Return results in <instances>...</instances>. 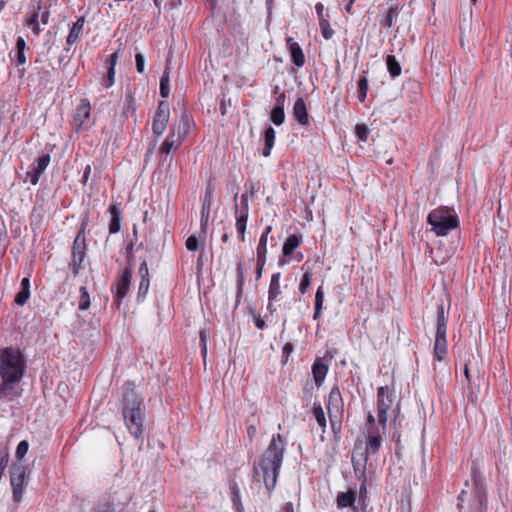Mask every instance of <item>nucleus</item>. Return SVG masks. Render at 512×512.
<instances>
[{
	"instance_id": "obj_1",
	"label": "nucleus",
	"mask_w": 512,
	"mask_h": 512,
	"mask_svg": "<svg viewBox=\"0 0 512 512\" xmlns=\"http://www.w3.org/2000/svg\"><path fill=\"white\" fill-rule=\"evenodd\" d=\"M285 445L280 434L273 435L267 449L261 455L258 465L254 464V477L262 479L267 492L270 494L277 483L279 471L283 463Z\"/></svg>"
},
{
	"instance_id": "obj_2",
	"label": "nucleus",
	"mask_w": 512,
	"mask_h": 512,
	"mask_svg": "<svg viewBox=\"0 0 512 512\" xmlns=\"http://www.w3.org/2000/svg\"><path fill=\"white\" fill-rule=\"evenodd\" d=\"M125 391L123 402V416L129 432L135 439L139 440L143 432V415L141 410V400L134 392L133 385L126 383L123 386Z\"/></svg>"
},
{
	"instance_id": "obj_3",
	"label": "nucleus",
	"mask_w": 512,
	"mask_h": 512,
	"mask_svg": "<svg viewBox=\"0 0 512 512\" xmlns=\"http://www.w3.org/2000/svg\"><path fill=\"white\" fill-rule=\"evenodd\" d=\"M26 364L21 352L13 347L0 351V377L3 381L16 386L25 374Z\"/></svg>"
},
{
	"instance_id": "obj_4",
	"label": "nucleus",
	"mask_w": 512,
	"mask_h": 512,
	"mask_svg": "<svg viewBox=\"0 0 512 512\" xmlns=\"http://www.w3.org/2000/svg\"><path fill=\"white\" fill-rule=\"evenodd\" d=\"M385 434L386 424L380 425V427L377 428H368L365 450L358 452L357 448H355L352 455V464L355 472L361 470V474L364 476L368 458L378 453Z\"/></svg>"
},
{
	"instance_id": "obj_5",
	"label": "nucleus",
	"mask_w": 512,
	"mask_h": 512,
	"mask_svg": "<svg viewBox=\"0 0 512 512\" xmlns=\"http://www.w3.org/2000/svg\"><path fill=\"white\" fill-rule=\"evenodd\" d=\"M427 222L431 225L432 231L437 236H446L451 230L458 227L456 214L447 207H439L432 210L428 214Z\"/></svg>"
},
{
	"instance_id": "obj_6",
	"label": "nucleus",
	"mask_w": 512,
	"mask_h": 512,
	"mask_svg": "<svg viewBox=\"0 0 512 512\" xmlns=\"http://www.w3.org/2000/svg\"><path fill=\"white\" fill-rule=\"evenodd\" d=\"M395 391L388 386L378 388L377 406H378V422L380 425L387 424V412L393 407L395 402Z\"/></svg>"
},
{
	"instance_id": "obj_7",
	"label": "nucleus",
	"mask_w": 512,
	"mask_h": 512,
	"mask_svg": "<svg viewBox=\"0 0 512 512\" xmlns=\"http://www.w3.org/2000/svg\"><path fill=\"white\" fill-rule=\"evenodd\" d=\"M170 108L166 101H160L153 119L152 130L156 136H161L169 122Z\"/></svg>"
},
{
	"instance_id": "obj_8",
	"label": "nucleus",
	"mask_w": 512,
	"mask_h": 512,
	"mask_svg": "<svg viewBox=\"0 0 512 512\" xmlns=\"http://www.w3.org/2000/svg\"><path fill=\"white\" fill-rule=\"evenodd\" d=\"M280 279H281L280 272L273 273L271 276L269 289H268V304H267V310L271 314H274L278 310L276 302L278 301V297L282 293L281 286H280Z\"/></svg>"
},
{
	"instance_id": "obj_9",
	"label": "nucleus",
	"mask_w": 512,
	"mask_h": 512,
	"mask_svg": "<svg viewBox=\"0 0 512 512\" xmlns=\"http://www.w3.org/2000/svg\"><path fill=\"white\" fill-rule=\"evenodd\" d=\"M50 162V155L44 154L40 156L35 163L30 166V169L26 173V180H29L33 185H36L47 168Z\"/></svg>"
},
{
	"instance_id": "obj_10",
	"label": "nucleus",
	"mask_w": 512,
	"mask_h": 512,
	"mask_svg": "<svg viewBox=\"0 0 512 512\" xmlns=\"http://www.w3.org/2000/svg\"><path fill=\"white\" fill-rule=\"evenodd\" d=\"M192 126L193 120L191 116L184 111L179 121L173 124V128L170 132L174 133V135L177 137L178 145H180L182 141L186 138Z\"/></svg>"
},
{
	"instance_id": "obj_11",
	"label": "nucleus",
	"mask_w": 512,
	"mask_h": 512,
	"mask_svg": "<svg viewBox=\"0 0 512 512\" xmlns=\"http://www.w3.org/2000/svg\"><path fill=\"white\" fill-rule=\"evenodd\" d=\"M132 279V268L126 267L121 275L119 276V279L116 284V292H115V299L120 302L123 298L126 297L129 287L131 284Z\"/></svg>"
},
{
	"instance_id": "obj_12",
	"label": "nucleus",
	"mask_w": 512,
	"mask_h": 512,
	"mask_svg": "<svg viewBox=\"0 0 512 512\" xmlns=\"http://www.w3.org/2000/svg\"><path fill=\"white\" fill-rule=\"evenodd\" d=\"M91 106L88 100H81L76 108L73 124L76 131L82 129L90 118Z\"/></svg>"
},
{
	"instance_id": "obj_13",
	"label": "nucleus",
	"mask_w": 512,
	"mask_h": 512,
	"mask_svg": "<svg viewBox=\"0 0 512 512\" xmlns=\"http://www.w3.org/2000/svg\"><path fill=\"white\" fill-rule=\"evenodd\" d=\"M41 8V0H38L35 4H32L29 7V11L27 12L25 19V24L32 30L35 35H39L41 32L38 20Z\"/></svg>"
},
{
	"instance_id": "obj_14",
	"label": "nucleus",
	"mask_w": 512,
	"mask_h": 512,
	"mask_svg": "<svg viewBox=\"0 0 512 512\" xmlns=\"http://www.w3.org/2000/svg\"><path fill=\"white\" fill-rule=\"evenodd\" d=\"M327 409H328V414L329 413H335V414L343 413V410H344L343 399H342V395H341V392H340L338 386H334L329 393Z\"/></svg>"
},
{
	"instance_id": "obj_15",
	"label": "nucleus",
	"mask_w": 512,
	"mask_h": 512,
	"mask_svg": "<svg viewBox=\"0 0 512 512\" xmlns=\"http://www.w3.org/2000/svg\"><path fill=\"white\" fill-rule=\"evenodd\" d=\"M293 116L294 119L300 124V125H307L309 123V117L307 113L306 104L303 98H298L293 106Z\"/></svg>"
},
{
	"instance_id": "obj_16",
	"label": "nucleus",
	"mask_w": 512,
	"mask_h": 512,
	"mask_svg": "<svg viewBox=\"0 0 512 512\" xmlns=\"http://www.w3.org/2000/svg\"><path fill=\"white\" fill-rule=\"evenodd\" d=\"M287 45L289 46L291 59L294 65L297 67H302L305 64V55L300 45L291 37L287 38Z\"/></svg>"
},
{
	"instance_id": "obj_17",
	"label": "nucleus",
	"mask_w": 512,
	"mask_h": 512,
	"mask_svg": "<svg viewBox=\"0 0 512 512\" xmlns=\"http://www.w3.org/2000/svg\"><path fill=\"white\" fill-rule=\"evenodd\" d=\"M328 366L323 363L322 359L318 358L315 360L312 366V374L314 378L315 385L319 388L327 375Z\"/></svg>"
},
{
	"instance_id": "obj_18",
	"label": "nucleus",
	"mask_w": 512,
	"mask_h": 512,
	"mask_svg": "<svg viewBox=\"0 0 512 512\" xmlns=\"http://www.w3.org/2000/svg\"><path fill=\"white\" fill-rule=\"evenodd\" d=\"M109 212L111 214V220L109 223V232L111 234H115L120 230V222H121V208L120 204L113 203L109 207Z\"/></svg>"
},
{
	"instance_id": "obj_19",
	"label": "nucleus",
	"mask_w": 512,
	"mask_h": 512,
	"mask_svg": "<svg viewBox=\"0 0 512 512\" xmlns=\"http://www.w3.org/2000/svg\"><path fill=\"white\" fill-rule=\"evenodd\" d=\"M300 238L297 235H290L286 239L283 245V258L279 260V265H285L288 263V260L285 259L286 256H290L293 251L299 246Z\"/></svg>"
},
{
	"instance_id": "obj_20",
	"label": "nucleus",
	"mask_w": 512,
	"mask_h": 512,
	"mask_svg": "<svg viewBox=\"0 0 512 512\" xmlns=\"http://www.w3.org/2000/svg\"><path fill=\"white\" fill-rule=\"evenodd\" d=\"M87 221H84L81 225V229L78 232L72 246V254H85L86 253V237L85 228Z\"/></svg>"
},
{
	"instance_id": "obj_21",
	"label": "nucleus",
	"mask_w": 512,
	"mask_h": 512,
	"mask_svg": "<svg viewBox=\"0 0 512 512\" xmlns=\"http://www.w3.org/2000/svg\"><path fill=\"white\" fill-rule=\"evenodd\" d=\"M30 279L24 277L21 281V289L15 296V303L19 306H23L27 303L30 298Z\"/></svg>"
},
{
	"instance_id": "obj_22",
	"label": "nucleus",
	"mask_w": 512,
	"mask_h": 512,
	"mask_svg": "<svg viewBox=\"0 0 512 512\" xmlns=\"http://www.w3.org/2000/svg\"><path fill=\"white\" fill-rule=\"evenodd\" d=\"M434 355L438 361H443L447 356L446 335H435Z\"/></svg>"
},
{
	"instance_id": "obj_23",
	"label": "nucleus",
	"mask_w": 512,
	"mask_h": 512,
	"mask_svg": "<svg viewBox=\"0 0 512 512\" xmlns=\"http://www.w3.org/2000/svg\"><path fill=\"white\" fill-rule=\"evenodd\" d=\"M480 362H481V359H480L479 355H477V356L472 355V357L465 362L464 374H465V378L468 382L471 381L470 369L473 367L475 368L476 377L480 378V376H481L480 369H479Z\"/></svg>"
},
{
	"instance_id": "obj_24",
	"label": "nucleus",
	"mask_w": 512,
	"mask_h": 512,
	"mask_svg": "<svg viewBox=\"0 0 512 512\" xmlns=\"http://www.w3.org/2000/svg\"><path fill=\"white\" fill-rule=\"evenodd\" d=\"M399 15V8L397 5L391 6L387 13L380 20V25L385 28H391Z\"/></svg>"
},
{
	"instance_id": "obj_25",
	"label": "nucleus",
	"mask_w": 512,
	"mask_h": 512,
	"mask_svg": "<svg viewBox=\"0 0 512 512\" xmlns=\"http://www.w3.org/2000/svg\"><path fill=\"white\" fill-rule=\"evenodd\" d=\"M447 317L445 315L444 306L441 304L437 308V327L436 335H446Z\"/></svg>"
},
{
	"instance_id": "obj_26",
	"label": "nucleus",
	"mask_w": 512,
	"mask_h": 512,
	"mask_svg": "<svg viewBox=\"0 0 512 512\" xmlns=\"http://www.w3.org/2000/svg\"><path fill=\"white\" fill-rule=\"evenodd\" d=\"M329 420H330V426L331 430L334 434L335 439L340 438L341 430H342V417L343 413H329Z\"/></svg>"
},
{
	"instance_id": "obj_27",
	"label": "nucleus",
	"mask_w": 512,
	"mask_h": 512,
	"mask_svg": "<svg viewBox=\"0 0 512 512\" xmlns=\"http://www.w3.org/2000/svg\"><path fill=\"white\" fill-rule=\"evenodd\" d=\"M84 25V17H80L72 26L69 35L67 37V44L72 45L74 44L78 38L80 33L83 30Z\"/></svg>"
},
{
	"instance_id": "obj_28",
	"label": "nucleus",
	"mask_w": 512,
	"mask_h": 512,
	"mask_svg": "<svg viewBox=\"0 0 512 512\" xmlns=\"http://www.w3.org/2000/svg\"><path fill=\"white\" fill-rule=\"evenodd\" d=\"M264 141H265V149L263 150V156L268 157L270 156L271 149L274 146L275 142V130L273 127L269 126L264 134Z\"/></svg>"
},
{
	"instance_id": "obj_29",
	"label": "nucleus",
	"mask_w": 512,
	"mask_h": 512,
	"mask_svg": "<svg viewBox=\"0 0 512 512\" xmlns=\"http://www.w3.org/2000/svg\"><path fill=\"white\" fill-rule=\"evenodd\" d=\"M210 215V192L207 191L205 195L204 204L201 211V230L206 231Z\"/></svg>"
},
{
	"instance_id": "obj_30",
	"label": "nucleus",
	"mask_w": 512,
	"mask_h": 512,
	"mask_svg": "<svg viewBox=\"0 0 512 512\" xmlns=\"http://www.w3.org/2000/svg\"><path fill=\"white\" fill-rule=\"evenodd\" d=\"M386 64L389 74L392 78L398 77L401 74V65L397 61L394 55H388L386 58Z\"/></svg>"
},
{
	"instance_id": "obj_31",
	"label": "nucleus",
	"mask_w": 512,
	"mask_h": 512,
	"mask_svg": "<svg viewBox=\"0 0 512 512\" xmlns=\"http://www.w3.org/2000/svg\"><path fill=\"white\" fill-rule=\"evenodd\" d=\"M355 502V492H341L337 496V504L339 507L345 508L352 506Z\"/></svg>"
},
{
	"instance_id": "obj_32",
	"label": "nucleus",
	"mask_w": 512,
	"mask_h": 512,
	"mask_svg": "<svg viewBox=\"0 0 512 512\" xmlns=\"http://www.w3.org/2000/svg\"><path fill=\"white\" fill-rule=\"evenodd\" d=\"M178 145L177 137L174 133H170L169 136L162 143L159 152L165 155H168L173 148H177Z\"/></svg>"
},
{
	"instance_id": "obj_33",
	"label": "nucleus",
	"mask_w": 512,
	"mask_h": 512,
	"mask_svg": "<svg viewBox=\"0 0 512 512\" xmlns=\"http://www.w3.org/2000/svg\"><path fill=\"white\" fill-rule=\"evenodd\" d=\"M25 471L18 467L11 473L10 482L12 487H23Z\"/></svg>"
},
{
	"instance_id": "obj_34",
	"label": "nucleus",
	"mask_w": 512,
	"mask_h": 512,
	"mask_svg": "<svg viewBox=\"0 0 512 512\" xmlns=\"http://www.w3.org/2000/svg\"><path fill=\"white\" fill-rule=\"evenodd\" d=\"M248 213L241 212V214L237 217L236 220V229L240 234L241 241H245V231L247 225Z\"/></svg>"
},
{
	"instance_id": "obj_35",
	"label": "nucleus",
	"mask_w": 512,
	"mask_h": 512,
	"mask_svg": "<svg viewBox=\"0 0 512 512\" xmlns=\"http://www.w3.org/2000/svg\"><path fill=\"white\" fill-rule=\"evenodd\" d=\"M487 508V501L485 493L477 489L475 494V512H485Z\"/></svg>"
},
{
	"instance_id": "obj_36",
	"label": "nucleus",
	"mask_w": 512,
	"mask_h": 512,
	"mask_svg": "<svg viewBox=\"0 0 512 512\" xmlns=\"http://www.w3.org/2000/svg\"><path fill=\"white\" fill-rule=\"evenodd\" d=\"M230 490L232 493V501L236 512H244V508L240 498L239 488L236 483L231 484Z\"/></svg>"
},
{
	"instance_id": "obj_37",
	"label": "nucleus",
	"mask_w": 512,
	"mask_h": 512,
	"mask_svg": "<svg viewBox=\"0 0 512 512\" xmlns=\"http://www.w3.org/2000/svg\"><path fill=\"white\" fill-rule=\"evenodd\" d=\"M14 390L15 386L2 380V382L0 383V400L13 399L16 396Z\"/></svg>"
},
{
	"instance_id": "obj_38",
	"label": "nucleus",
	"mask_w": 512,
	"mask_h": 512,
	"mask_svg": "<svg viewBox=\"0 0 512 512\" xmlns=\"http://www.w3.org/2000/svg\"><path fill=\"white\" fill-rule=\"evenodd\" d=\"M312 410H313V414L316 418L317 423L319 424L320 427L323 428V431H325L326 417H325V413H324V410H323L321 404L315 402Z\"/></svg>"
},
{
	"instance_id": "obj_39",
	"label": "nucleus",
	"mask_w": 512,
	"mask_h": 512,
	"mask_svg": "<svg viewBox=\"0 0 512 512\" xmlns=\"http://www.w3.org/2000/svg\"><path fill=\"white\" fill-rule=\"evenodd\" d=\"M270 120L277 126L285 121V112L283 107H274L270 113Z\"/></svg>"
},
{
	"instance_id": "obj_40",
	"label": "nucleus",
	"mask_w": 512,
	"mask_h": 512,
	"mask_svg": "<svg viewBox=\"0 0 512 512\" xmlns=\"http://www.w3.org/2000/svg\"><path fill=\"white\" fill-rule=\"evenodd\" d=\"M324 301V292L323 287H318L316 294H315V311H314V319H317L321 313L322 305Z\"/></svg>"
},
{
	"instance_id": "obj_41",
	"label": "nucleus",
	"mask_w": 512,
	"mask_h": 512,
	"mask_svg": "<svg viewBox=\"0 0 512 512\" xmlns=\"http://www.w3.org/2000/svg\"><path fill=\"white\" fill-rule=\"evenodd\" d=\"M244 285V268L242 262L237 264V298L239 299L243 293Z\"/></svg>"
},
{
	"instance_id": "obj_42",
	"label": "nucleus",
	"mask_w": 512,
	"mask_h": 512,
	"mask_svg": "<svg viewBox=\"0 0 512 512\" xmlns=\"http://www.w3.org/2000/svg\"><path fill=\"white\" fill-rule=\"evenodd\" d=\"M368 91V80L365 76L361 77L358 81V100L364 102Z\"/></svg>"
},
{
	"instance_id": "obj_43",
	"label": "nucleus",
	"mask_w": 512,
	"mask_h": 512,
	"mask_svg": "<svg viewBox=\"0 0 512 512\" xmlns=\"http://www.w3.org/2000/svg\"><path fill=\"white\" fill-rule=\"evenodd\" d=\"M170 93V86H169V74L168 72H164L160 79V95L163 98H167Z\"/></svg>"
},
{
	"instance_id": "obj_44",
	"label": "nucleus",
	"mask_w": 512,
	"mask_h": 512,
	"mask_svg": "<svg viewBox=\"0 0 512 512\" xmlns=\"http://www.w3.org/2000/svg\"><path fill=\"white\" fill-rule=\"evenodd\" d=\"M85 254H72V262L71 267L73 269V274L77 275L79 273L80 268L82 267V263L85 259Z\"/></svg>"
},
{
	"instance_id": "obj_45",
	"label": "nucleus",
	"mask_w": 512,
	"mask_h": 512,
	"mask_svg": "<svg viewBox=\"0 0 512 512\" xmlns=\"http://www.w3.org/2000/svg\"><path fill=\"white\" fill-rule=\"evenodd\" d=\"M267 242L268 239L265 235H261L259 239V244L257 247V259H266L267 254Z\"/></svg>"
},
{
	"instance_id": "obj_46",
	"label": "nucleus",
	"mask_w": 512,
	"mask_h": 512,
	"mask_svg": "<svg viewBox=\"0 0 512 512\" xmlns=\"http://www.w3.org/2000/svg\"><path fill=\"white\" fill-rule=\"evenodd\" d=\"M319 26H320V30H321V34L322 36L328 40L330 38H332L333 34H334V30L331 28L330 26V23H329V20L326 19V20H323V21H320L319 22Z\"/></svg>"
},
{
	"instance_id": "obj_47",
	"label": "nucleus",
	"mask_w": 512,
	"mask_h": 512,
	"mask_svg": "<svg viewBox=\"0 0 512 512\" xmlns=\"http://www.w3.org/2000/svg\"><path fill=\"white\" fill-rule=\"evenodd\" d=\"M81 296L79 300V309L80 310H86L90 306V296L86 289V287L80 288Z\"/></svg>"
},
{
	"instance_id": "obj_48",
	"label": "nucleus",
	"mask_w": 512,
	"mask_h": 512,
	"mask_svg": "<svg viewBox=\"0 0 512 512\" xmlns=\"http://www.w3.org/2000/svg\"><path fill=\"white\" fill-rule=\"evenodd\" d=\"M369 130L364 124H357L355 134L359 141L366 142L369 137Z\"/></svg>"
},
{
	"instance_id": "obj_49",
	"label": "nucleus",
	"mask_w": 512,
	"mask_h": 512,
	"mask_svg": "<svg viewBox=\"0 0 512 512\" xmlns=\"http://www.w3.org/2000/svg\"><path fill=\"white\" fill-rule=\"evenodd\" d=\"M311 282H312L311 272H305L301 279L300 285H299V291L301 294H305L307 292L309 286L311 285Z\"/></svg>"
},
{
	"instance_id": "obj_50",
	"label": "nucleus",
	"mask_w": 512,
	"mask_h": 512,
	"mask_svg": "<svg viewBox=\"0 0 512 512\" xmlns=\"http://www.w3.org/2000/svg\"><path fill=\"white\" fill-rule=\"evenodd\" d=\"M149 286H150L149 278L140 279L139 289H138V299L145 298L146 294L148 293Z\"/></svg>"
},
{
	"instance_id": "obj_51",
	"label": "nucleus",
	"mask_w": 512,
	"mask_h": 512,
	"mask_svg": "<svg viewBox=\"0 0 512 512\" xmlns=\"http://www.w3.org/2000/svg\"><path fill=\"white\" fill-rule=\"evenodd\" d=\"M114 82H115V69H113V67H109L108 71H107V76L102 81V85L104 88L107 89V88H110L111 86H113Z\"/></svg>"
},
{
	"instance_id": "obj_52",
	"label": "nucleus",
	"mask_w": 512,
	"mask_h": 512,
	"mask_svg": "<svg viewBox=\"0 0 512 512\" xmlns=\"http://www.w3.org/2000/svg\"><path fill=\"white\" fill-rule=\"evenodd\" d=\"M28 448H29L28 442L26 440L21 441L16 448V453H15L16 458L18 460L23 459L28 451Z\"/></svg>"
},
{
	"instance_id": "obj_53",
	"label": "nucleus",
	"mask_w": 512,
	"mask_h": 512,
	"mask_svg": "<svg viewBox=\"0 0 512 512\" xmlns=\"http://www.w3.org/2000/svg\"><path fill=\"white\" fill-rule=\"evenodd\" d=\"M185 245L189 251H196L199 246L198 239L196 236L191 235L187 238Z\"/></svg>"
},
{
	"instance_id": "obj_54",
	"label": "nucleus",
	"mask_w": 512,
	"mask_h": 512,
	"mask_svg": "<svg viewBox=\"0 0 512 512\" xmlns=\"http://www.w3.org/2000/svg\"><path fill=\"white\" fill-rule=\"evenodd\" d=\"M266 263V259H256V280L259 281L262 277L263 269Z\"/></svg>"
},
{
	"instance_id": "obj_55",
	"label": "nucleus",
	"mask_w": 512,
	"mask_h": 512,
	"mask_svg": "<svg viewBox=\"0 0 512 512\" xmlns=\"http://www.w3.org/2000/svg\"><path fill=\"white\" fill-rule=\"evenodd\" d=\"M135 61H136V70L138 73L144 72L145 67V59L144 56L141 53H137L135 55Z\"/></svg>"
},
{
	"instance_id": "obj_56",
	"label": "nucleus",
	"mask_w": 512,
	"mask_h": 512,
	"mask_svg": "<svg viewBox=\"0 0 512 512\" xmlns=\"http://www.w3.org/2000/svg\"><path fill=\"white\" fill-rule=\"evenodd\" d=\"M315 10H316L319 22L328 19V15L324 14V5L322 3H320V2L317 3L315 5Z\"/></svg>"
},
{
	"instance_id": "obj_57",
	"label": "nucleus",
	"mask_w": 512,
	"mask_h": 512,
	"mask_svg": "<svg viewBox=\"0 0 512 512\" xmlns=\"http://www.w3.org/2000/svg\"><path fill=\"white\" fill-rule=\"evenodd\" d=\"M139 276L141 279L149 278V270L146 260H144L139 267Z\"/></svg>"
},
{
	"instance_id": "obj_58",
	"label": "nucleus",
	"mask_w": 512,
	"mask_h": 512,
	"mask_svg": "<svg viewBox=\"0 0 512 512\" xmlns=\"http://www.w3.org/2000/svg\"><path fill=\"white\" fill-rule=\"evenodd\" d=\"M206 341H207V334H206V332L201 331L200 332V345L202 347L201 352H202V355L204 358H205L206 352H207Z\"/></svg>"
},
{
	"instance_id": "obj_59",
	"label": "nucleus",
	"mask_w": 512,
	"mask_h": 512,
	"mask_svg": "<svg viewBox=\"0 0 512 512\" xmlns=\"http://www.w3.org/2000/svg\"><path fill=\"white\" fill-rule=\"evenodd\" d=\"M13 489V499L16 503L22 500L23 488L22 487H12Z\"/></svg>"
},
{
	"instance_id": "obj_60",
	"label": "nucleus",
	"mask_w": 512,
	"mask_h": 512,
	"mask_svg": "<svg viewBox=\"0 0 512 512\" xmlns=\"http://www.w3.org/2000/svg\"><path fill=\"white\" fill-rule=\"evenodd\" d=\"M17 52H24L26 48L25 40L22 37H18L16 42Z\"/></svg>"
},
{
	"instance_id": "obj_61",
	"label": "nucleus",
	"mask_w": 512,
	"mask_h": 512,
	"mask_svg": "<svg viewBox=\"0 0 512 512\" xmlns=\"http://www.w3.org/2000/svg\"><path fill=\"white\" fill-rule=\"evenodd\" d=\"M285 100H286L285 93L284 92L280 93L279 96L276 98L275 107H283L284 108Z\"/></svg>"
},
{
	"instance_id": "obj_62",
	"label": "nucleus",
	"mask_w": 512,
	"mask_h": 512,
	"mask_svg": "<svg viewBox=\"0 0 512 512\" xmlns=\"http://www.w3.org/2000/svg\"><path fill=\"white\" fill-rule=\"evenodd\" d=\"M50 17V11L48 8H45V10L41 14V22L43 25H47L49 22Z\"/></svg>"
},
{
	"instance_id": "obj_63",
	"label": "nucleus",
	"mask_w": 512,
	"mask_h": 512,
	"mask_svg": "<svg viewBox=\"0 0 512 512\" xmlns=\"http://www.w3.org/2000/svg\"><path fill=\"white\" fill-rule=\"evenodd\" d=\"M256 434H257V429H256L255 425H250L247 427V435L250 440H253V438L256 436Z\"/></svg>"
},
{
	"instance_id": "obj_64",
	"label": "nucleus",
	"mask_w": 512,
	"mask_h": 512,
	"mask_svg": "<svg viewBox=\"0 0 512 512\" xmlns=\"http://www.w3.org/2000/svg\"><path fill=\"white\" fill-rule=\"evenodd\" d=\"M401 512H411L409 499L406 501L404 499L401 500Z\"/></svg>"
}]
</instances>
